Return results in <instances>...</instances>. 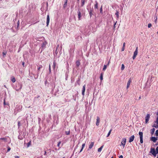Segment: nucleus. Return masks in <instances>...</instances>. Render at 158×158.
Masks as SVG:
<instances>
[{
    "label": "nucleus",
    "instance_id": "1",
    "mask_svg": "<svg viewBox=\"0 0 158 158\" xmlns=\"http://www.w3.org/2000/svg\"><path fill=\"white\" fill-rule=\"evenodd\" d=\"M22 83H18L16 84V85L15 87V88L17 91H18L22 89Z\"/></svg>",
    "mask_w": 158,
    "mask_h": 158
},
{
    "label": "nucleus",
    "instance_id": "2",
    "mask_svg": "<svg viewBox=\"0 0 158 158\" xmlns=\"http://www.w3.org/2000/svg\"><path fill=\"white\" fill-rule=\"evenodd\" d=\"M150 152L152 153L154 156L155 157L156 156L157 154H156V151L154 148H151Z\"/></svg>",
    "mask_w": 158,
    "mask_h": 158
},
{
    "label": "nucleus",
    "instance_id": "3",
    "mask_svg": "<svg viewBox=\"0 0 158 158\" xmlns=\"http://www.w3.org/2000/svg\"><path fill=\"white\" fill-rule=\"evenodd\" d=\"M139 135L140 142L141 143H143V133L142 132L139 131Z\"/></svg>",
    "mask_w": 158,
    "mask_h": 158
},
{
    "label": "nucleus",
    "instance_id": "4",
    "mask_svg": "<svg viewBox=\"0 0 158 158\" xmlns=\"http://www.w3.org/2000/svg\"><path fill=\"white\" fill-rule=\"evenodd\" d=\"M138 48L137 47L135 49V51L134 52L133 56L132 57L133 59H135L138 54Z\"/></svg>",
    "mask_w": 158,
    "mask_h": 158
},
{
    "label": "nucleus",
    "instance_id": "5",
    "mask_svg": "<svg viewBox=\"0 0 158 158\" xmlns=\"http://www.w3.org/2000/svg\"><path fill=\"white\" fill-rule=\"evenodd\" d=\"M126 142V139L125 138H123L122 139L121 142V144L123 145V148L124 147Z\"/></svg>",
    "mask_w": 158,
    "mask_h": 158
},
{
    "label": "nucleus",
    "instance_id": "6",
    "mask_svg": "<svg viewBox=\"0 0 158 158\" xmlns=\"http://www.w3.org/2000/svg\"><path fill=\"white\" fill-rule=\"evenodd\" d=\"M150 118V115L149 114H147L146 116L145 117V123H148L149 118Z\"/></svg>",
    "mask_w": 158,
    "mask_h": 158
},
{
    "label": "nucleus",
    "instance_id": "7",
    "mask_svg": "<svg viewBox=\"0 0 158 158\" xmlns=\"http://www.w3.org/2000/svg\"><path fill=\"white\" fill-rule=\"evenodd\" d=\"M135 139V136L134 135H132L131 137L129 138V143H131L133 141L134 139Z\"/></svg>",
    "mask_w": 158,
    "mask_h": 158
},
{
    "label": "nucleus",
    "instance_id": "8",
    "mask_svg": "<svg viewBox=\"0 0 158 158\" xmlns=\"http://www.w3.org/2000/svg\"><path fill=\"white\" fill-rule=\"evenodd\" d=\"M49 21H50L49 15H48L47 16V17L46 24H47V26H48L49 25Z\"/></svg>",
    "mask_w": 158,
    "mask_h": 158
},
{
    "label": "nucleus",
    "instance_id": "9",
    "mask_svg": "<svg viewBox=\"0 0 158 158\" xmlns=\"http://www.w3.org/2000/svg\"><path fill=\"white\" fill-rule=\"evenodd\" d=\"M94 142H91L90 143H89V148L88 150H89V149H90L91 148H92L94 146Z\"/></svg>",
    "mask_w": 158,
    "mask_h": 158
},
{
    "label": "nucleus",
    "instance_id": "10",
    "mask_svg": "<svg viewBox=\"0 0 158 158\" xmlns=\"http://www.w3.org/2000/svg\"><path fill=\"white\" fill-rule=\"evenodd\" d=\"M85 85H84L83 86V88L82 90V95L84 96L85 95Z\"/></svg>",
    "mask_w": 158,
    "mask_h": 158
},
{
    "label": "nucleus",
    "instance_id": "11",
    "mask_svg": "<svg viewBox=\"0 0 158 158\" xmlns=\"http://www.w3.org/2000/svg\"><path fill=\"white\" fill-rule=\"evenodd\" d=\"M157 137H152L151 138V140L153 141L154 142H156L157 139Z\"/></svg>",
    "mask_w": 158,
    "mask_h": 158
},
{
    "label": "nucleus",
    "instance_id": "12",
    "mask_svg": "<svg viewBox=\"0 0 158 158\" xmlns=\"http://www.w3.org/2000/svg\"><path fill=\"white\" fill-rule=\"evenodd\" d=\"M95 4L94 5V9L95 10L98 9V2L97 1H95Z\"/></svg>",
    "mask_w": 158,
    "mask_h": 158
},
{
    "label": "nucleus",
    "instance_id": "13",
    "mask_svg": "<svg viewBox=\"0 0 158 158\" xmlns=\"http://www.w3.org/2000/svg\"><path fill=\"white\" fill-rule=\"evenodd\" d=\"M77 15L78 16V19L79 20H80L81 18V13L79 10H78L77 12Z\"/></svg>",
    "mask_w": 158,
    "mask_h": 158
},
{
    "label": "nucleus",
    "instance_id": "14",
    "mask_svg": "<svg viewBox=\"0 0 158 158\" xmlns=\"http://www.w3.org/2000/svg\"><path fill=\"white\" fill-rule=\"evenodd\" d=\"M100 122V118L98 117H97V121L96 123V125L98 126Z\"/></svg>",
    "mask_w": 158,
    "mask_h": 158
},
{
    "label": "nucleus",
    "instance_id": "15",
    "mask_svg": "<svg viewBox=\"0 0 158 158\" xmlns=\"http://www.w3.org/2000/svg\"><path fill=\"white\" fill-rule=\"evenodd\" d=\"M131 82V79H129V80H128V81L127 83V89H128L129 88Z\"/></svg>",
    "mask_w": 158,
    "mask_h": 158
},
{
    "label": "nucleus",
    "instance_id": "16",
    "mask_svg": "<svg viewBox=\"0 0 158 158\" xmlns=\"http://www.w3.org/2000/svg\"><path fill=\"white\" fill-rule=\"evenodd\" d=\"M38 68H37V75L39 73V72L40 70V69L42 68L43 66L42 65H40L39 66H38Z\"/></svg>",
    "mask_w": 158,
    "mask_h": 158
},
{
    "label": "nucleus",
    "instance_id": "17",
    "mask_svg": "<svg viewBox=\"0 0 158 158\" xmlns=\"http://www.w3.org/2000/svg\"><path fill=\"white\" fill-rule=\"evenodd\" d=\"M46 43V42H43L42 44L41 47L43 49H44L45 48Z\"/></svg>",
    "mask_w": 158,
    "mask_h": 158
},
{
    "label": "nucleus",
    "instance_id": "18",
    "mask_svg": "<svg viewBox=\"0 0 158 158\" xmlns=\"http://www.w3.org/2000/svg\"><path fill=\"white\" fill-rule=\"evenodd\" d=\"M93 11V9H91L89 11V15L91 18L93 15L92 12Z\"/></svg>",
    "mask_w": 158,
    "mask_h": 158
},
{
    "label": "nucleus",
    "instance_id": "19",
    "mask_svg": "<svg viewBox=\"0 0 158 158\" xmlns=\"http://www.w3.org/2000/svg\"><path fill=\"white\" fill-rule=\"evenodd\" d=\"M56 63L55 60H54L53 62V69L55 70L56 67Z\"/></svg>",
    "mask_w": 158,
    "mask_h": 158
},
{
    "label": "nucleus",
    "instance_id": "20",
    "mask_svg": "<svg viewBox=\"0 0 158 158\" xmlns=\"http://www.w3.org/2000/svg\"><path fill=\"white\" fill-rule=\"evenodd\" d=\"M0 139L1 140H3V141L5 142H7V139L6 138V137H5V138H1Z\"/></svg>",
    "mask_w": 158,
    "mask_h": 158
},
{
    "label": "nucleus",
    "instance_id": "21",
    "mask_svg": "<svg viewBox=\"0 0 158 158\" xmlns=\"http://www.w3.org/2000/svg\"><path fill=\"white\" fill-rule=\"evenodd\" d=\"M11 80L13 82V83H14L15 82L16 80L15 77H11Z\"/></svg>",
    "mask_w": 158,
    "mask_h": 158
},
{
    "label": "nucleus",
    "instance_id": "22",
    "mask_svg": "<svg viewBox=\"0 0 158 158\" xmlns=\"http://www.w3.org/2000/svg\"><path fill=\"white\" fill-rule=\"evenodd\" d=\"M103 73H101L100 74V79L101 81H102L103 79Z\"/></svg>",
    "mask_w": 158,
    "mask_h": 158
},
{
    "label": "nucleus",
    "instance_id": "23",
    "mask_svg": "<svg viewBox=\"0 0 158 158\" xmlns=\"http://www.w3.org/2000/svg\"><path fill=\"white\" fill-rule=\"evenodd\" d=\"M18 138L20 140H22L23 139V137L22 135L21 134H20L18 136Z\"/></svg>",
    "mask_w": 158,
    "mask_h": 158
},
{
    "label": "nucleus",
    "instance_id": "24",
    "mask_svg": "<svg viewBox=\"0 0 158 158\" xmlns=\"http://www.w3.org/2000/svg\"><path fill=\"white\" fill-rule=\"evenodd\" d=\"M155 123H156V126H155V125H153V127H156V128H158V121H155Z\"/></svg>",
    "mask_w": 158,
    "mask_h": 158
},
{
    "label": "nucleus",
    "instance_id": "25",
    "mask_svg": "<svg viewBox=\"0 0 158 158\" xmlns=\"http://www.w3.org/2000/svg\"><path fill=\"white\" fill-rule=\"evenodd\" d=\"M76 66L77 67H79V66L80 64V61L78 60L76 62Z\"/></svg>",
    "mask_w": 158,
    "mask_h": 158
},
{
    "label": "nucleus",
    "instance_id": "26",
    "mask_svg": "<svg viewBox=\"0 0 158 158\" xmlns=\"http://www.w3.org/2000/svg\"><path fill=\"white\" fill-rule=\"evenodd\" d=\"M104 145H103L102 146H101L98 149V152H101L102 148H103V147Z\"/></svg>",
    "mask_w": 158,
    "mask_h": 158
},
{
    "label": "nucleus",
    "instance_id": "27",
    "mask_svg": "<svg viewBox=\"0 0 158 158\" xmlns=\"http://www.w3.org/2000/svg\"><path fill=\"white\" fill-rule=\"evenodd\" d=\"M81 6H83L85 4V0H81Z\"/></svg>",
    "mask_w": 158,
    "mask_h": 158
},
{
    "label": "nucleus",
    "instance_id": "28",
    "mask_svg": "<svg viewBox=\"0 0 158 158\" xmlns=\"http://www.w3.org/2000/svg\"><path fill=\"white\" fill-rule=\"evenodd\" d=\"M155 131V129L154 128H153L151 130V133L152 135L154 132Z\"/></svg>",
    "mask_w": 158,
    "mask_h": 158
},
{
    "label": "nucleus",
    "instance_id": "29",
    "mask_svg": "<svg viewBox=\"0 0 158 158\" xmlns=\"http://www.w3.org/2000/svg\"><path fill=\"white\" fill-rule=\"evenodd\" d=\"M107 66L108 65H104L103 68L102 69V70L103 71H105L106 70V68H107Z\"/></svg>",
    "mask_w": 158,
    "mask_h": 158
},
{
    "label": "nucleus",
    "instance_id": "30",
    "mask_svg": "<svg viewBox=\"0 0 158 158\" xmlns=\"http://www.w3.org/2000/svg\"><path fill=\"white\" fill-rule=\"evenodd\" d=\"M111 131H112V129H110L109 131V132H108V133L107 134V135L106 136V137H109V135H110V134L111 133Z\"/></svg>",
    "mask_w": 158,
    "mask_h": 158
},
{
    "label": "nucleus",
    "instance_id": "31",
    "mask_svg": "<svg viewBox=\"0 0 158 158\" xmlns=\"http://www.w3.org/2000/svg\"><path fill=\"white\" fill-rule=\"evenodd\" d=\"M67 2H65L64 3L63 5V8H65L67 6Z\"/></svg>",
    "mask_w": 158,
    "mask_h": 158
},
{
    "label": "nucleus",
    "instance_id": "32",
    "mask_svg": "<svg viewBox=\"0 0 158 158\" xmlns=\"http://www.w3.org/2000/svg\"><path fill=\"white\" fill-rule=\"evenodd\" d=\"M115 15L117 16V17L118 18H119V12L117 11L115 13Z\"/></svg>",
    "mask_w": 158,
    "mask_h": 158
},
{
    "label": "nucleus",
    "instance_id": "33",
    "mask_svg": "<svg viewBox=\"0 0 158 158\" xmlns=\"http://www.w3.org/2000/svg\"><path fill=\"white\" fill-rule=\"evenodd\" d=\"M18 128L20 127L21 126V123H20V121H18Z\"/></svg>",
    "mask_w": 158,
    "mask_h": 158
},
{
    "label": "nucleus",
    "instance_id": "34",
    "mask_svg": "<svg viewBox=\"0 0 158 158\" xmlns=\"http://www.w3.org/2000/svg\"><path fill=\"white\" fill-rule=\"evenodd\" d=\"M124 68H125V67H124V65L123 64L122 65L121 69V70H124Z\"/></svg>",
    "mask_w": 158,
    "mask_h": 158
},
{
    "label": "nucleus",
    "instance_id": "35",
    "mask_svg": "<svg viewBox=\"0 0 158 158\" xmlns=\"http://www.w3.org/2000/svg\"><path fill=\"white\" fill-rule=\"evenodd\" d=\"M100 13H101L102 14V10H103L102 6L100 8Z\"/></svg>",
    "mask_w": 158,
    "mask_h": 158
},
{
    "label": "nucleus",
    "instance_id": "36",
    "mask_svg": "<svg viewBox=\"0 0 158 158\" xmlns=\"http://www.w3.org/2000/svg\"><path fill=\"white\" fill-rule=\"evenodd\" d=\"M49 73H51V65L50 64L49 66Z\"/></svg>",
    "mask_w": 158,
    "mask_h": 158
},
{
    "label": "nucleus",
    "instance_id": "37",
    "mask_svg": "<svg viewBox=\"0 0 158 158\" xmlns=\"http://www.w3.org/2000/svg\"><path fill=\"white\" fill-rule=\"evenodd\" d=\"M31 145V141H30L29 142H28L27 143V147H28L30 145Z\"/></svg>",
    "mask_w": 158,
    "mask_h": 158
},
{
    "label": "nucleus",
    "instance_id": "38",
    "mask_svg": "<svg viewBox=\"0 0 158 158\" xmlns=\"http://www.w3.org/2000/svg\"><path fill=\"white\" fill-rule=\"evenodd\" d=\"M65 134L66 135H69L70 134V131H65Z\"/></svg>",
    "mask_w": 158,
    "mask_h": 158
},
{
    "label": "nucleus",
    "instance_id": "39",
    "mask_svg": "<svg viewBox=\"0 0 158 158\" xmlns=\"http://www.w3.org/2000/svg\"><path fill=\"white\" fill-rule=\"evenodd\" d=\"M155 135L156 136H158V130H157L155 133Z\"/></svg>",
    "mask_w": 158,
    "mask_h": 158
},
{
    "label": "nucleus",
    "instance_id": "40",
    "mask_svg": "<svg viewBox=\"0 0 158 158\" xmlns=\"http://www.w3.org/2000/svg\"><path fill=\"white\" fill-rule=\"evenodd\" d=\"M61 143V142L60 141H59V142L58 143V144H57V146L60 147V145Z\"/></svg>",
    "mask_w": 158,
    "mask_h": 158
},
{
    "label": "nucleus",
    "instance_id": "41",
    "mask_svg": "<svg viewBox=\"0 0 158 158\" xmlns=\"http://www.w3.org/2000/svg\"><path fill=\"white\" fill-rule=\"evenodd\" d=\"M156 154H157L158 153V146L156 148Z\"/></svg>",
    "mask_w": 158,
    "mask_h": 158
},
{
    "label": "nucleus",
    "instance_id": "42",
    "mask_svg": "<svg viewBox=\"0 0 158 158\" xmlns=\"http://www.w3.org/2000/svg\"><path fill=\"white\" fill-rule=\"evenodd\" d=\"M19 21H18V22H17V28H18L19 27Z\"/></svg>",
    "mask_w": 158,
    "mask_h": 158
},
{
    "label": "nucleus",
    "instance_id": "43",
    "mask_svg": "<svg viewBox=\"0 0 158 158\" xmlns=\"http://www.w3.org/2000/svg\"><path fill=\"white\" fill-rule=\"evenodd\" d=\"M10 147H8V149H7V152H9L10 151Z\"/></svg>",
    "mask_w": 158,
    "mask_h": 158
},
{
    "label": "nucleus",
    "instance_id": "44",
    "mask_svg": "<svg viewBox=\"0 0 158 158\" xmlns=\"http://www.w3.org/2000/svg\"><path fill=\"white\" fill-rule=\"evenodd\" d=\"M152 26V24L151 23H148V28Z\"/></svg>",
    "mask_w": 158,
    "mask_h": 158
},
{
    "label": "nucleus",
    "instance_id": "45",
    "mask_svg": "<svg viewBox=\"0 0 158 158\" xmlns=\"http://www.w3.org/2000/svg\"><path fill=\"white\" fill-rule=\"evenodd\" d=\"M85 143H83L82 145L81 148H84V147L85 146Z\"/></svg>",
    "mask_w": 158,
    "mask_h": 158
},
{
    "label": "nucleus",
    "instance_id": "46",
    "mask_svg": "<svg viewBox=\"0 0 158 158\" xmlns=\"http://www.w3.org/2000/svg\"><path fill=\"white\" fill-rule=\"evenodd\" d=\"M117 22V21H116L115 23H114V29L116 27H115V25L116 24V23Z\"/></svg>",
    "mask_w": 158,
    "mask_h": 158
},
{
    "label": "nucleus",
    "instance_id": "47",
    "mask_svg": "<svg viewBox=\"0 0 158 158\" xmlns=\"http://www.w3.org/2000/svg\"><path fill=\"white\" fill-rule=\"evenodd\" d=\"M6 52H2V55H3V56H4L6 55Z\"/></svg>",
    "mask_w": 158,
    "mask_h": 158
},
{
    "label": "nucleus",
    "instance_id": "48",
    "mask_svg": "<svg viewBox=\"0 0 158 158\" xmlns=\"http://www.w3.org/2000/svg\"><path fill=\"white\" fill-rule=\"evenodd\" d=\"M125 49V47H123L122 48V51H123Z\"/></svg>",
    "mask_w": 158,
    "mask_h": 158
},
{
    "label": "nucleus",
    "instance_id": "49",
    "mask_svg": "<svg viewBox=\"0 0 158 158\" xmlns=\"http://www.w3.org/2000/svg\"><path fill=\"white\" fill-rule=\"evenodd\" d=\"M19 156H15V158H19Z\"/></svg>",
    "mask_w": 158,
    "mask_h": 158
},
{
    "label": "nucleus",
    "instance_id": "50",
    "mask_svg": "<svg viewBox=\"0 0 158 158\" xmlns=\"http://www.w3.org/2000/svg\"><path fill=\"white\" fill-rule=\"evenodd\" d=\"M38 121H39V123L40 122L41 120V118H38Z\"/></svg>",
    "mask_w": 158,
    "mask_h": 158
},
{
    "label": "nucleus",
    "instance_id": "51",
    "mask_svg": "<svg viewBox=\"0 0 158 158\" xmlns=\"http://www.w3.org/2000/svg\"><path fill=\"white\" fill-rule=\"evenodd\" d=\"M83 148H81V149L80 150V151L79 152V153H80V152H82V151L83 150Z\"/></svg>",
    "mask_w": 158,
    "mask_h": 158
},
{
    "label": "nucleus",
    "instance_id": "52",
    "mask_svg": "<svg viewBox=\"0 0 158 158\" xmlns=\"http://www.w3.org/2000/svg\"><path fill=\"white\" fill-rule=\"evenodd\" d=\"M47 154V152L46 151H44V155H46Z\"/></svg>",
    "mask_w": 158,
    "mask_h": 158
},
{
    "label": "nucleus",
    "instance_id": "53",
    "mask_svg": "<svg viewBox=\"0 0 158 158\" xmlns=\"http://www.w3.org/2000/svg\"><path fill=\"white\" fill-rule=\"evenodd\" d=\"M119 158H123V156L122 155H120Z\"/></svg>",
    "mask_w": 158,
    "mask_h": 158
},
{
    "label": "nucleus",
    "instance_id": "54",
    "mask_svg": "<svg viewBox=\"0 0 158 158\" xmlns=\"http://www.w3.org/2000/svg\"><path fill=\"white\" fill-rule=\"evenodd\" d=\"M110 63V60H109V61L108 62V63L107 64V65L108 66V65H109V64Z\"/></svg>",
    "mask_w": 158,
    "mask_h": 158
},
{
    "label": "nucleus",
    "instance_id": "55",
    "mask_svg": "<svg viewBox=\"0 0 158 158\" xmlns=\"http://www.w3.org/2000/svg\"><path fill=\"white\" fill-rule=\"evenodd\" d=\"M125 43H123V47H125Z\"/></svg>",
    "mask_w": 158,
    "mask_h": 158
},
{
    "label": "nucleus",
    "instance_id": "56",
    "mask_svg": "<svg viewBox=\"0 0 158 158\" xmlns=\"http://www.w3.org/2000/svg\"><path fill=\"white\" fill-rule=\"evenodd\" d=\"M77 147H78V145H77V146H76L75 147V148H74V150H75V149H76V148H77Z\"/></svg>",
    "mask_w": 158,
    "mask_h": 158
},
{
    "label": "nucleus",
    "instance_id": "57",
    "mask_svg": "<svg viewBox=\"0 0 158 158\" xmlns=\"http://www.w3.org/2000/svg\"><path fill=\"white\" fill-rule=\"evenodd\" d=\"M22 65H23V66H24V62H23L22 63Z\"/></svg>",
    "mask_w": 158,
    "mask_h": 158
},
{
    "label": "nucleus",
    "instance_id": "58",
    "mask_svg": "<svg viewBox=\"0 0 158 158\" xmlns=\"http://www.w3.org/2000/svg\"><path fill=\"white\" fill-rule=\"evenodd\" d=\"M157 18H156L155 19V22H156V21H157Z\"/></svg>",
    "mask_w": 158,
    "mask_h": 158
},
{
    "label": "nucleus",
    "instance_id": "59",
    "mask_svg": "<svg viewBox=\"0 0 158 158\" xmlns=\"http://www.w3.org/2000/svg\"><path fill=\"white\" fill-rule=\"evenodd\" d=\"M156 120L158 121V116Z\"/></svg>",
    "mask_w": 158,
    "mask_h": 158
},
{
    "label": "nucleus",
    "instance_id": "60",
    "mask_svg": "<svg viewBox=\"0 0 158 158\" xmlns=\"http://www.w3.org/2000/svg\"><path fill=\"white\" fill-rule=\"evenodd\" d=\"M47 82V81H45V85H46V84Z\"/></svg>",
    "mask_w": 158,
    "mask_h": 158
},
{
    "label": "nucleus",
    "instance_id": "61",
    "mask_svg": "<svg viewBox=\"0 0 158 158\" xmlns=\"http://www.w3.org/2000/svg\"><path fill=\"white\" fill-rule=\"evenodd\" d=\"M54 87H55V86ZM54 88L53 89H52V91H54Z\"/></svg>",
    "mask_w": 158,
    "mask_h": 158
},
{
    "label": "nucleus",
    "instance_id": "62",
    "mask_svg": "<svg viewBox=\"0 0 158 158\" xmlns=\"http://www.w3.org/2000/svg\"><path fill=\"white\" fill-rule=\"evenodd\" d=\"M156 115H158V111L157 112V113H156Z\"/></svg>",
    "mask_w": 158,
    "mask_h": 158
},
{
    "label": "nucleus",
    "instance_id": "63",
    "mask_svg": "<svg viewBox=\"0 0 158 158\" xmlns=\"http://www.w3.org/2000/svg\"><path fill=\"white\" fill-rule=\"evenodd\" d=\"M65 2H67L68 0H65Z\"/></svg>",
    "mask_w": 158,
    "mask_h": 158
},
{
    "label": "nucleus",
    "instance_id": "64",
    "mask_svg": "<svg viewBox=\"0 0 158 158\" xmlns=\"http://www.w3.org/2000/svg\"><path fill=\"white\" fill-rule=\"evenodd\" d=\"M154 125H155V126H156V124H154Z\"/></svg>",
    "mask_w": 158,
    "mask_h": 158
}]
</instances>
